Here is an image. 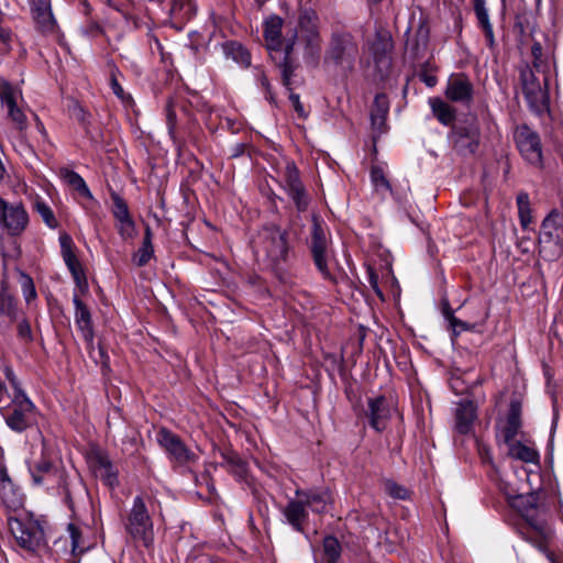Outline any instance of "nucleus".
I'll return each instance as SVG.
<instances>
[{
  "mask_svg": "<svg viewBox=\"0 0 563 563\" xmlns=\"http://www.w3.org/2000/svg\"><path fill=\"white\" fill-rule=\"evenodd\" d=\"M18 336L24 343H30L33 341V334L31 330V325L27 320H22L18 324Z\"/></svg>",
  "mask_w": 563,
  "mask_h": 563,
  "instance_id": "50",
  "label": "nucleus"
},
{
  "mask_svg": "<svg viewBox=\"0 0 563 563\" xmlns=\"http://www.w3.org/2000/svg\"><path fill=\"white\" fill-rule=\"evenodd\" d=\"M423 81L426 82L427 86L433 87L437 84V78L431 75H426Z\"/></svg>",
  "mask_w": 563,
  "mask_h": 563,
  "instance_id": "61",
  "label": "nucleus"
},
{
  "mask_svg": "<svg viewBox=\"0 0 563 563\" xmlns=\"http://www.w3.org/2000/svg\"><path fill=\"white\" fill-rule=\"evenodd\" d=\"M563 214L553 210L542 222L541 233L544 238L554 241L555 243L563 242V228L561 220Z\"/></svg>",
  "mask_w": 563,
  "mask_h": 563,
  "instance_id": "24",
  "label": "nucleus"
},
{
  "mask_svg": "<svg viewBox=\"0 0 563 563\" xmlns=\"http://www.w3.org/2000/svg\"><path fill=\"white\" fill-rule=\"evenodd\" d=\"M371 179L377 190L384 189L391 191V187L387 178L385 177L383 168L374 166L371 169Z\"/></svg>",
  "mask_w": 563,
  "mask_h": 563,
  "instance_id": "41",
  "label": "nucleus"
},
{
  "mask_svg": "<svg viewBox=\"0 0 563 563\" xmlns=\"http://www.w3.org/2000/svg\"><path fill=\"white\" fill-rule=\"evenodd\" d=\"M0 314L15 318L13 298L5 291H0Z\"/></svg>",
  "mask_w": 563,
  "mask_h": 563,
  "instance_id": "44",
  "label": "nucleus"
},
{
  "mask_svg": "<svg viewBox=\"0 0 563 563\" xmlns=\"http://www.w3.org/2000/svg\"><path fill=\"white\" fill-rule=\"evenodd\" d=\"M172 13L180 16H189L192 13L190 0H173Z\"/></svg>",
  "mask_w": 563,
  "mask_h": 563,
  "instance_id": "48",
  "label": "nucleus"
},
{
  "mask_svg": "<svg viewBox=\"0 0 563 563\" xmlns=\"http://www.w3.org/2000/svg\"><path fill=\"white\" fill-rule=\"evenodd\" d=\"M243 151H244V144H238L235 146V150H234L232 155L233 156H239V155H241L243 153Z\"/></svg>",
  "mask_w": 563,
  "mask_h": 563,
  "instance_id": "63",
  "label": "nucleus"
},
{
  "mask_svg": "<svg viewBox=\"0 0 563 563\" xmlns=\"http://www.w3.org/2000/svg\"><path fill=\"white\" fill-rule=\"evenodd\" d=\"M473 85L466 76L457 74L449 78L445 96L451 101L468 104L473 100Z\"/></svg>",
  "mask_w": 563,
  "mask_h": 563,
  "instance_id": "16",
  "label": "nucleus"
},
{
  "mask_svg": "<svg viewBox=\"0 0 563 563\" xmlns=\"http://www.w3.org/2000/svg\"><path fill=\"white\" fill-rule=\"evenodd\" d=\"M110 86L113 93L125 104H130L132 102V98L130 95L125 93L122 86L119 84L114 74L111 75Z\"/></svg>",
  "mask_w": 563,
  "mask_h": 563,
  "instance_id": "49",
  "label": "nucleus"
},
{
  "mask_svg": "<svg viewBox=\"0 0 563 563\" xmlns=\"http://www.w3.org/2000/svg\"><path fill=\"white\" fill-rule=\"evenodd\" d=\"M514 136L523 158L532 165H540L542 161V150L539 135L529 126L520 125L515 130Z\"/></svg>",
  "mask_w": 563,
  "mask_h": 563,
  "instance_id": "10",
  "label": "nucleus"
},
{
  "mask_svg": "<svg viewBox=\"0 0 563 563\" xmlns=\"http://www.w3.org/2000/svg\"><path fill=\"white\" fill-rule=\"evenodd\" d=\"M474 11L478 21V24L483 29L485 36L489 44L494 42L493 25L489 21L488 12L486 9V0H474Z\"/></svg>",
  "mask_w": 563,
  "mask_h": 563,
  "instance_id": "31",
  "label": "nucleus"
},
{
  "mask_svg": "<svg viewBox=\"0 0 563 563\" xmlns=\"http://www.w3.org/2000/svg\"><path fill=\"white\" fill-rule=\"evenodd\" d=\"M73 115L81 123L85 122L86 119V112L85 110L77 103L74 104L73 108Z\"/></svg>",
  "mask_w": 563,
  "mask_h": 563,
  "instance_id": "56",
  "label": "nucleus"
},
{
  "mask_svg": "<svg viewBox=\"0 0 563 563\" xmlns=\"http://www.w3.org/2000/svg\"><path fill=\"white\" fill-rule=\"evenodd\" d=\"M376 63L377 64H383L384 66L388 67L389 66V58L386 57V56H380L379 58L376 59Z\"/></svg>",
  "mask_w": 563,
  "mask_h": 563,
  "instance_id": "62",
  "label": "nucleus"
},
{
  "mask_svg": "<svg viewBox=\"0 0 563 563\" xmlns=\"http://www.w3.org/2000/svg\"><path fill=\"white\" fill-rule=\"evenodd\" d=\"M384 489L390 497L395 499L404 500L409 497V490L406 487L398 485L397 483L389 479L385 481Z\"/></svg>",
  "mask_w": 563,
  "mask_h": 563,
  "instance_id": "42",
  "label": "nucleus"
},
{
  "mask_svg": "<svg viewBox=\"0 0 563 563\" xmlns=\"http://www.w3.org/2000/svg\"><path fill=\"white\" fill-rule=\"evenodd\" d=\"M283 514L287 522L298 532H303V525L308 519L307 505L302 497L290 499Z\"/></svg>",
  "mask_w": 563,
  "mask_h": 563,
  "instance_id": "20",
  "label": "nucleus"
},
{
  "mask_svg": "<svg viewBox=\"0 0 563 563\" xmlns=\"http://www.w3.org/2000/svg\"><path fill=\"white\" fill-rule=\"evenodd\" d=\"M11 31L0 25V41L8 43L11 40Z\"/></svg>",
  "mask_w": 563,
  "mask_h": 563,
  "instance_id": "58",
  "label": "nucleus"
},
{
  "mask_svg": "<svg viewBox=\"0 0 563 563\" xmlns=\"http://www.w3.org/2000/svg\"><path fill=\"white\" fill-rule=\"evenodd\" d=\"M95 470L97 476H99L106 485L113 487L118 484V474L113 468L110 460L104 455H99L96 460Z\"/></svg>",
  "mask_w": 563,
  "mask_h": 563,
  "instance_id": "30",
  "label": "nucleus"
},
{
  "mask_svg": "<svg viewBox=\"0 0 563 563\" xmlns=\"http://www.w3.org/2000/svg\"><path fill=\"white\" fill-rule=\"evenodd\" d=\"M8 522L12 536L24 550L35 552L45 545L44 530L37 520L10 516Z\"/></svg>",
  "mask_w": 563,
  "mask_h": 563,
  "instance_id": "4",
  "label": "nucleus"
},
{
  "mask_svg": "<svg viewBox=\"0 0 563 563\" xmlns=\"http://www.w3.org/2000/svg\"><path fill=\"white\" fill-rule=\"evenodd\" d=\"M430 107L434 117L444 125H449L455 119V112L446 102L440 98H431L429 100Z\"/></svg>",
  "mask_w": 563,
  "mask_h": 563,
  "instance_id": "32",
  "label": "nucleus"
},
{
  "mask_svg": "<svg viewBox=\"0 0 563 563\" xmlns=\"http://www.w3.org/2000/svg\"><path fill=\"white\" fill-rule=\"evenodd\" d=\"M389 110V102L385 95H377L374 99L373 109L371 111V121L374 132L377 135L386 131V118Z\"/></svg>",
  "mask_w": 563,
  "mask_h": 563,
  "instance_id": "23",
  "label": "nucleus"
},
{
  "mask_svg": "<svg viewBox=\"0 0 563 563\" xmlns=\"http://www.w3.org/2000/svg\"><path fill=\"white\" fill-rule=\"evenodd\" d=\"M283 20L277 15H272L264 23V38L269 51H285V58L289 56L295 44L297 33L290 38H282Z\"/></svg>",
  "mask_w": 563,
  "mask_h": 563,
  "instance_id": "15",
  "label": "nucleus"
},
{
  "mask_svg": "<svg viewBox=\"0 0 563 563\" xmlns=\"http://www.w3.org/2000/svg\"><path fill=\"white\" fill-rule=\"evenodd\" d=\"M166 118L168 124L169 134H174L175 125H176V113L172 108V103L169 102L166 107Z\"/></svg>",
  "mask_w": 563,
  "mask_h": 563,
  "instance_id": "53",
  "label": "nucleus"
},
{
  "mask_svg": "<svg viewBox=\"0 0 563 563\" xmlns=\"http://www.w3.org/2000/svg\"><path fill=\"white\" fill-rule=\"evenodd\" d=\"M34 210L41 216L43 222L48 228L56 229L58 227V221L56 220L53 210L43 199H35Z\"/></svg>",
  "mask_w": 563,
  "mask_h": 563,
  "instance_id": "35",
  "label": "nucleus"
},
{
  "mask_svg": "<svg viewBox=\"0 0 563 563\" xmlns=\"http://www.w3.org/2000/svg\"><path fill=\"white\" fill-rule=\"evenodd\" d=\"M508 444V454L525 463L539 464L540 455L537 449L523 444L520 441H510Z\"/></svg>",
  "mask_w": 563,
  "mask_h": 563,
  "instance_id": "26",
  "label": "nucleus"
},
{
  "mask_svg": "<svg viewBox=\"0 0 563 563\" xmlns=\"http://www.w3.org/2000/svg\"><path fill=\"white\" fill-rule=\"evenodd\" d=\"M520 79L522 84V91L530 109L542 114L549 109V96L544 87H542L539 78L533 70L525 67L520 70Z\"/></svg>",
  "mask_w": 563,
  "mask_h": 563,
  "instance_id": "6",
  "label": "nucleus"
},
{
  "mask_svg": "<svg viewBox=\"0 0 563 563\" xmlns=\"http://www.w3.org/2000/svg\"><path fill=\"white\" fill-rule=\"evenodd\" d=\"M448 318H449V320H450V323H451L452 328H454V329H455V328H457V327H459V328H460V329H462V330H466V329H467V325H466V323H465V322H463V321H461V320L456 319V318H455V317H453L452 314H450Z\"/></svg>",
  "mask_w": 563,
  "mask_h": 563,
  "instance_id": "57",
  "label": "nucleus"
},
{
  "mask_svg": "<svg viewBox=\"0 0 563 563\" xmlns=\"http://www.w3.org/2000/svg\"><path fill=\"white\" fill-rule=\"evenodd\" d=\"M113 216L118 221L131 219L126 203L119 196L113 197Z\"/></svg>",
  "mask_w": 563,
  "mask_h": 563,
  "instance_id": "45",
  "label": "nucleus"
},
{
  "mask_svg": "<svg viewBox=\"0 0 563 563\" xmlns=\"http://www.w3.org/2000/svg\"><path fill=\"white\" fill-rule=\"evenodd\" d=\"M454 148L463 154H474L481 143V129L475 119L459 125L453 130Z\"/></svg>",
  "mask_w": 563,
  "mask_h": 563,
  "instance_id": "11",
  "label": "nucleus"
},
{
  "mask_svg": "<svg viewBox=\"0 0 563 563\" xmlns=\"http://www.w3.org/2000/svg\"><path fill=\"white\" fill-rule=\"evenodd\" d=\"M284 188L298 211L307 210L309 196L299 177V170L292 163H287L283 174Z\"/></svg>",
  "mask_w": 563,
  "mask_h": 563,
  "instance_id": "12",
  "label": "nucleus"
},
{
  "mask_svg": "<svg viewBox=\"0 0 563 563\" xmlns=\"http://www.w3.org/2000/svg\"><path fill=\"white\" fill-rule=\"evenodd\" d=\"M157 442L176 463L184 465L196 461V455L172 431L163 428L157 433Z\"/></svg>",
  "mask_w": 563,
  "mask_h": 563,
  "instance_id": "13",
  "label": "nucleus"
},
{
  "mask_svg": "<svg viewBox=\"0 0 563 563\" xmlns=\"http://www.w3.org/2000/svg\"><path fill=\"white\" fill-rule=\"evenodd\" d=\"M300 40L306 44V48L311 55L320 53L321 36L319 29L308 30V32L300 34Z\"/></svg>",
  "mask_w": 563,
  "mask_h": 563,
  "instance_id": "40",
  "label": "nucleus"
},
{
  "mask_svg": "<svg viewBox=\"0 0 563 563\" xmlns=\"http://www.w3.org/2000/svg\"><path fill=\"white\" fill-rule=\"evenodd\" d=\"M7 484H13L9 476L5 465L0 464V487H4Z\"/></svg>",
  "mask_w": 563,
  "mask_h": 563,
  "instance_id": "55",
  "label": "nucleus"
},
{
  "mask_svg": "<svg viewBox=\"0 0 563 563\" xmlns=\"http://www.w3.org/2000/svg\"><path fill=\"white\" fill-rule=\"evenodd\" d=\"M5 422L15 432L26 430L35 422V406L22 389L14 394L12 409L5 416Z\"/></svg>",
  "mask_w": 563,
  "mask_h": 563,
  "instance_id": "7",
  "label": "nucleus"
},
{
  "mask_svg": "<svg viewBox=\"0 0 563 563\" xmlns=\"http://www.w3.org/2000/svg\"><path fill=\"white\" fill-rule=\"evenodd\" d=\"M143 244L144 245H152V233H151V229L148 227L145 230V235H144Z\"/></svg>",
  "mask_w": 563,
  "mask_h": 563,
  "instance_id": "60",
  "label": "nucleus"
},
{
  "mask_svg": "<svg viewBox=\"0 0 563 563\" xmlns=\"http://www.w3.org/2000/svg\"><path fill=\"white\" fill-rule=\"evenodd\" d=\"M223 52L227 55V57H231L233 60H235L238 64L242 66L247 67L251 65L250 53L240 43H225L223 45Z\"/></svg>",
  "mask_w": 563,
  "mask_h": 563,
  "instance_id": "33",
  "label": "nucleus"
},
{
  "mask_svg": "<svg viewBox=\"0 0 563 563\" xmlns=\"http://www.w3.org/2000/svg\"><path fill=\"white\" fill-rule=\"evenodd\" d=\"M5 375H7L8 379L11 382L12 386L14 387L15 394H16L18 390L21 388L18 386L16 379H15L12 371L10 368H7Z\"/></svg>",
  "mask_w": 563,
  "mask_h": 563,
  "instance_id": "59",
  "label": "nucleus"
},
{
  "mask_svg": "<svg viewBox=\"0 0 563 563\" xmlns=\"http://www.w3.org/2000/svg\"><path fill=\"white\" fill-rule=\"evenodd\" d=\"M521 404L517 400H512L510 404L509 415L507 418V424L503 430L504 440L509 443L518 434L521 427L520 421Z\"/></svg>",
  "mask_w": 563,
  "mask_h": 563,
  "instance_id": "27",
  "label": "nucleus"
},
{
  "mask_svg": "<svg viewBox=\"0 0 563 563\" xmlns=\"http://www.w3.org/2000/svg\"><path fill=\"white\" fill-rule=\"evenodd\" d=\"M510 505L525 519L527 527L522 530L523 538L545 555L550 563H561L553 550L554 532L545 519V509L538 493L517 495Z\"/></svg>",
  "mask_w": 563,
  "mask_h": 563,
  "instance_id": "1",
  "label": "nucleus"
},
{
  "mask_svg": "<svg viewBox=\"0 0 563 563\" xmlns=\"http://www.w3.org/2000/svg\"><path fill=\"white\" fill-rule=\"evenodd\" d=\"M73 301L76 308L75 322L81 331L84 340L88 343H92L93 331L90 311L78 296L75 295Z\"/></svg>",
  "mask_w": 563,
  "mask_h": 563,
  "instance_id": "22",
  "label": "nucleus"
},
{
  "mask_svg": "<svg viewBox=\"0 0 563 563\" xmlns=\"http://www.w3.org/2000/svg\"><path fill=\"white\" fill-rule=\"evenodd\" d=\"M475 419V407L473 402H460L455 412V428L462 433H468Z\"/></svg>",
  "mask_w": 563,
  "mask_h": 563,
  "instance_id": "25",
  "label": "nucleus"
},
{
  "mask_svg": "<svg viewBox=\"0 0 563 563\" xmlns=\"http://www.w3.org/2000/svg\"><path fill=\"white\" fill-rule=\"evenodd\" d=\"M289 99L291 101V104H292L295 111L298 113V115L301 117V118H306L307 114H306V112L303 110V107H302V104L300 102L299 95L291 92L289 95Z\"/></svg>",
  "mask_w": 563,
  "mask_h": 563,
  "instance_id": "54",
  "label": "nucleus"
},
{
  "mask_svg": "<svg viewBox=\"0 0 563 563\" xmlns=\"http://www.w3.org/2000/svg\"><path fill=\"white\" fill-rule=\"evenodd\" d=\"M126 532L144 547L150 548L154 542L152 518L141 496H136L125 522Z\"/></svg>",
  "mask_w": 563,
  "mask_h": 563,
  "instance_id": "5",
  "label": "nucleus"
},
{
  "mask_svg": "<svg viewBox=\"0 0 563 563\" xmlns=\"http://www.w3.org/2000/svg\"><path fill=\"white\" fill-rule=\"evenodd\" d=\"M299 34L308 32V30H316L318 27V15L314 11L305 9L300 11L298 18Z\"/></svg>",
  "mask_w": 563,
  "mask_h": 563,
  "instance_id": "39",
  "label": "nucleus"
},
{
  "mask_svg": "<svg viewBox=\"0 0 563 563\" xmlns=\"http://www.w3.org/2000/svg\"><path fill=\"white\" fill-rule=\"evenodd\" d=\"M323 552L328 563H336L341 555V545L336 538L328 536L323 539Z\"/></svg>",
  "mask_w": 563,
  "mask_h": 563,
  "instance_id": "37",
  "label": "nucleus"
},
{
  "mask_svg": "<svg viewBox=\"0 0 563 563\" xmlns=\"http://www.w3.org/2000/svg\"><path fill=\"white\" fill-rule=\"evenodd\" d=\"M31 13L38 30L43 33H54L57 24L53 16L49 0H30Z\"/></svg>",
  "mask_w": 563,
  "mask_h": 563,
  "instance_id": "18",
  "label": "nucleus"
},
{
  "mask_svg": "<svg viewBox=\"0 0 563 563\" xmlns=\"http://www.w3.org/2000/svg\"><path fill=\"white\" fill-rule=\"evenodd\" d=\"M29 223V216L20 202L9 203L0 197V225L11 235L21 234Z\"/></svg>",
  "mask_w": 563,
  "mask_h": 563,
  "instance_id": "8",
  "label": "nucleus"
},
{
  "mask_svg": "<svg viewBox=\"0 0 563 563\" xmlns=\"http://www.w3.org/2000/svg\"><path fill=\"white\" fill-rule=\"evenodd\" d=\"M81 33L86 36L97 37L103 33V29L98 22L91 21L81 27Z\"/></svg>",
  "mask_w": 563,
  "mask_h": 563,
  "instance_id": "51",
  "label": "nucleus"
},
{
  "mask_svg": "<svg viewBox=\"0 0 563 563\" xmlns=\"http://www.w3.org/2000/svg\"><path fill=\"white\" fill-rule=\"evenodd\" d=\"M154 253L153 245H144L139 249V251L134 254L133 261L137 266L146 265L152 258Z\"/></svg>",
  "mask_w": 563,
  "mask_h": 563,
  "instance_id": "47",
  "label": "nucleus"
},
{
  "mask_svg": "<svg viewBox=\"0 0 563 563\" xmlns=\"http://www.w3.org/2000/svg\"><path fill=\"white\" fill-rule=\"evenodd\" d=\"M62 174L65 181L74 187L80 195L91 198L90 190L79 174L68 169L63 170Z\"/></svg>",
  "mask_w": 563,
  "mask_h": 563,
  "instance_id": "36",
  "label": "nucleus"
},
{
  "mask_svg": "<svg viewBox=\"0 0 563 563\" xmlns=\"http://www.w3.org/2000/svg\"><path fill=\"white\" fill-rule=\"evenodd\" d=\"M59 243H60V253L63 256V260L69 269L74 282L77 286V288L85 292L88 289V282L85 274V271L82 268L81 263L77 258L76 254L74 253V242L69 234L63 233L59 236Z\"/></svg>",
  "mask_w": 563,
  "mask_h": 563,
  "instance_id": "14",
  "label": "nucleus"
},
{
  "mask_svg": "<svg viewBox=\"0 0 563 563\" xmlns=\"http://www.w3.org/2000/svg\"><path fill=\"white\" fill-rule=\"evenodd\" d=\"M223 465L228 468L229 472L233 473L241 479L246 476V464L242 459L235 454L223 455Z\"/></svg>",
  "mask_w": 563,
  "mask_h": 563,
  "instance_id": "38",
  "label": "nucleus"
},
{
  "mask_svg": "<svg viewBox=\"0 0 563 563\" xmlns=\"http://www.w3.org/2000/svg\"><path fill=\"white\" fill-rule=\"evenodd\" d=\"M118 230L122 238L128 239L131 238L134 233V222L132 219L118 221Z\"/></svg>",
  "mask_w": 563,
  "mask_h": 563,
  "instance_id": "52",
  "label": "nucleus"
},
{
  "mask_svg": "<svg viewBox=\"0 0 563 563\" xmlns=\"http://www.w3.org/2000/svg\"><path fill=\"white\" fill-rule=\"evenodd\" d=\"M254 252L272 266L285 262L289 253L287 232L275 224L265 225L254 241Z\"/></svg>",
  "mask_w": 563,
  "mask_h": 563,
  "instance_id": "3",
  "label": "nucleus"
},
{
  "mask_svg": "<svg viewBox=\"0 0 563 563\" xmlns=\"http://www.w3.org/2000/svg\"><path fill=\"white\" fill-rule=\"evenodd\" d=\"M366 416L373 429L380 432L386 429L387 421L391 416V405L383 396L368 399Z\"/></svg>",
  "mask_w": 563,
  "mask_h": 563,
  "instance_id": "17",
  "label": "nucleus"
},
{
  "mask_svg": "<svg viewBox=\"0 0 563 563\" xmlns=\"http://www.w3.org/2000/svg\"><path fill=\"white\" fill-rule=\"evenodd\" d=\"M33 483L35 485H43L55 476V467L53 463L43 457L33 466L30 467Z\"/></svg>",
  "mask_w": 563,
  "mask_h": 563,
  "instance_id": "29",
  "label": "nucleus"
},
{
  "mask_svg": "<svg viewBox=\"0 0 563 563\" xmlns=\"http://www.w3.org/2000/svg\"><path fill=\"white\" fill-rule=\"evenodd\" d=\"M67 531L71 543V552L74 554L82 553L85 551V547L81 544V532L79 528L74 523H69Z\"/></svg>",
  "mask_w": 563,
  "mask_h": 563,
  "instance_id": "43",
  "label": "nucleus"
},
{
  "mask_svg": "<svg viewBox=\"0 0 563 563\" xmlns=\"http://www.w3.org/2000/svg\"><path fill=\"white\" fill-rule=\"evenodd\" d=\"M0 499L10 511H18L24 505V496L14 484H7L4 487H0Z\"/></svg>",
  "mask_w": 563,
  "mask_h": 563,
  "instance_id": "28",
  "label": "nucleus"
},
{
  "mask_svg": "<svg viewBox=\"0 0 563 563\" xmlns=\"http://www.w3.org/2000/svg\"><path fill=\"white\" fill-rule=\"evenodd\" d=\"M295 494L296 497H302L307 508H310L316 514L325 512L331 504V496L328 490L297 489Z\"/></svg>",
  "mask_w": 563,
  "mask_h": 563,
  "instance_id": "21",
  "label": "nucleus"
},
{
  "mask_svg": "<svg viewBox=\"0 0 563 563\" xmlns=\"http://www.w3.org/2000/svg\"><path fill=\"white\" fill-rule=\"evenodd\" d=\"M21 287L24 299L26 302H31L36 298V290L32 278L25 274L21 275Z\"/></svg>",
  "mask_w": 563,
  "mask_h": 563,
  "instance_id": "46",
  "label": "nucleus"
},
{
  "mask_svg": "<svg viewBox=\"0 0 563 563\" xmlns=\"http://www.w3.org/2000/svg\"><path fill=\"white\" fill-rule=\"evenodd\" d=\"M358 56V44L351 32L343 29H335L331 32L324 53L325 63L343 70H352Z\"/></svg>",
  "mask_w": 563,
  "mask_h": 563,
  "instance_id": "2",
  "label": "nucleus"
},
{
  "mask_svg": "<svg viewBox=\"0 0 563 563\" xmlns=\"http://www.w3.org/2000/svg\"><path fill=\"white\" fill-rule=\"evenodd\" d=\"M310 250L317 269L324 279L333 280L328 267V238L324 229L316 217H313Z\"/></svg>",
  "mask_w": 563,
  "mask_h": 563,
  "instance_id": "9",
  "label": "nucleus"
},
{
  "mask_svg": "<svg viewBox=\"0 0 563 563\" xmlns=\"http://www.w3.org/2000/svg\"><path fill=\"white\" fill-rule=\"evenodd\" d=\"M517 206L520 224L523 229H528L532 223L530 199L527 192H519L517 196Z\"/></svg>",
  "mask_w": 563,
  "mask_h": 563,
  "instance_id": "34",
  "label": "nucleus"
},
{
  "mask_svg": "<svg viewBox=\"0 0 563 563\" xmlns=\"http://www.w3.org/2000/svg\"><path fill=\"white\" fill-rule=\"evenodd\" d=\"M19 92L8 82L0 84V100L3 108L7 109L9 117L18 124L20 129L25 125V115L16 106Z\"/></svg>",
  "mask_w": 563,
  "mask_h": 563,
  "instance_id": "19",
  "label": "nucleus"
},
{
  "mask_svg": "<svg viewBox=\"0 0 563 563\" xmlns=\"http://www.w3.org/2000/svg\"><path fill=\"white\" fill-rule=\"evenodd\" d=\"M283 80H284V84H285L286 86H288V85H289V73H288V69H287V68H285V69H284V73H283Z\"/></svg>",
  "mask_w": 563,
  "mask_h": 563,
  "instance_id": "64",
  "label": "nucleus"
}]
</instances>
